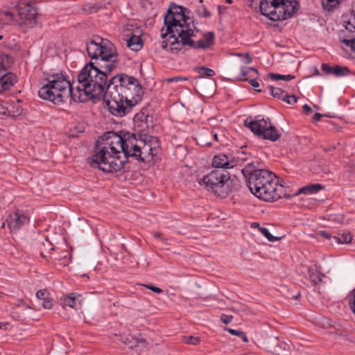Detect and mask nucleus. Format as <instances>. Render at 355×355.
<instances>
[{
	"instance_id": "obj_42",
	"label": "nucleus",
	"mask_w": 355,
	"mask_h": 355,
	"mask_svg": "<svg viewBox=\"0 0 355 355\" xmlns=\"http://www.w3.org/2000/svg\"><path fill=\"white\" fill-rule=\"evenodd\" d=\"M315 234H316V236H318V237L322 236L328 240H330L331 237V235L330 233H328L324 230H319V231L316 232Z\"/></svg>"
},
{
	"instance_id": "obj_19",
	"label": "nucleus",
	"mask_w": 355,
	"mask_h": 355,
	"mask_svg": "<svg viewBox=\"0 0 355 355\" xmlns=\"http://www.w3.org/2000/svg\"><path fill=\"white\" fill-rule=\"evenodd\" d=\"M324 187L320 184H309L298 189L296 195L306 194L311 195L318 193L323 189Z\"/></svg>"
},
{
	"instance_id": "obj_21",
	"label": "nucleus",
	"mask_w": 355,
	"mask_h": 355,
	"mask_svg": "<svg viewBox=\"0 0 355 355\" xmlns=\"http://www.w3.org/2000/svg\"><path fill=\"white\" fill-rule=\"evenodd\" d=\"M38 248L40 250V254L42 258H45L46 256L44 254V251H51L54 250V247L51 241L47 238H43L39 241Z\"/></svg>"
},
{
	"instance_id": "obj_41",
	"label": "nucleus",
	"mask_w": 355,
	"mask_h": 355,
	"mask_svg": "<svg viewBox=\"0 0 355 355\" xmlns=\"http://www.w3.org/2000/svg\"><path fill=\"white\" fill-rule=\"evenodd\" d=\"M252 78L249 79L248 81L250 83L251 86L257 91V92H261V89H257L259 86V83L257 80V77H252Z\"/></svg>"
},
{
	"instance_id": "obj_3",
	"label": "nucleus",
	"mask_w": 355,
	"mask_h": 355,
	"mask_svg": "<svg viewBox=\"0 0 355 355\" xmlns=\"http://www.w3.org/2000/svg\"><path fill=\"white\" fill-rule=\"evenodd\" d=\"M86 50L91 61L80 71V78L87 77L94 90L101 94L107 78L116 68V49L108 40L94 35L87 43Z\"/></svg>"
},
{
	"instance_id": "obj_8",
	"label": "nucleus",
	"mask_w": 355,
	"mask_h": 355,
	"mask_svg": "<svg viewBox=\"0 0 355 355\" xmlns=\"http://www.w3.org/2000/svg\"><path fill=\"white\" fill-rule=\"evenodd\" d=\"M232 181L227 171L214 169L200 179L198 183L216 196L226 198L232 191Z\"/></svg>"
},
{
	"instance_id": "obj_30",
	"label": "nucleus",
	"mask_w": 355,
	"mask_h": 355,
	"mask_svg": "<svg viewBox=\"0 0 355 355\" xmlns=\"http://www.w3.org/2000/svg\"><path fill=\"white\" fill-rule=\"evenodd\" d=\"M224 330L228 331L232 335L236 336L241 338L245 343L248 342V339L246 334L242 331L236 330V329H230V328H227V327H225Z\"/></svg>"
},
{
	"instance_id": "obj_31",
	"label": "nucleus",
	"mask_w": 355,
	"mask_h": 355,
	"mask_svg": "<svg viewBox=\"0 0 355 355\" xmlns=\"http://www.w3.org/2000/svg\"><path fill=\"white\" fill-rule=\"evenodd\" d=\"M182 340L185 344L198 345L200 344L201 338L199 336H182Z\"/></svg>"
},
{
	"instance_id": "obj_60",
	"label": "nucleus",
	"mask_w": 355,
	"mask_h": 355,
	"mask_svg": "<svg viewBox=\"0 0 355 355\" xmlns=\"http://www.w3.org/2000/svg\"><path fill=\"white\" fill-rule=\"evenodd\" d=\"M6 225V223L5 222H3L2 224H1V227H4Z\"/></svg>"
},
{
	"instance_id": "obj_9",
	"label": "nucleus",
	"mask_w": 355,
	"mask_h": 355,
	"mask_svg": "<svg viewBox=\"0 0 355 355\" xmlns=\"http://www.w3.org/2000/svg\"><path fill=\"white\" fill-rule=\"evenodd\" d=\"M245 125L249 128L255 135L262 137L263 139L271 141H277L281 137V133L273 126L270 121L267 119H256L248 121H245Z\"/></svg>"
},
{
	"instance_id": "obj_57",
	"label": "nucleus",
	"mask_w": 355,
	"mask_h": 355,
	"mask_svg": "<svg viewBox=\"0 0 355 355\" xmlns=\"http://www.w3.org/2000/svg\"><path fill=\"white\" fill-rule=\"evenodd\" d=\"M214 138L216 141H218V135L216 133L214 135Z\"/></svg>"
},
{
	"instance_id": "obj_2",
	"label": "nucleus",
	"mask_w": 355,
	"mask_h": 355,
	"mask_svg": "<svg viewBox=\"0 0 355 355\" xmlns=\"http://www.w3.org/2000/svg\"><path fill=\"white\" fill-rule=\"evenodd\" d=\"M185 8L176 5H171L164 15V25L161 29L163 49L171 53H177L183 46L189 45L194 49H205L214 42L213 32L205 33L197 43L191 39L194 35L195 24L193 20L187 16Z\"/></svg>"
},
{
	"instance_id": "obj_62",
	"label": "nucleus",
	"mask_w": 355,
	"mask_h": 355,
	"mask_svg": "<svg viewBox=\"0 0 355 355\" xmlns=\"http://www.w3.org/2000/svg\"><path fill=\"white\" fill-rule=\"evenodd\" d=\"M254 227H257V226H259V223H254Z\"/></svg>"
},
{
	"instance_id": "obj_59",
	"label": "nucleus",
	"mask_w": 355,
	"mask_h": 355,
	"mask_svg": "<svg viewBox=\"0 0 355 355\" xmlns=\"http://www.w3.org/2000/svg\"><path fill=\"white\" fill-rule=\"evenodd\" d=\"M300 295V293H298L296 295H294L293 297L295 299H297Z\"/></svg>"
},
{
	"instance_id": "obj_34",
	"label": "nucleus",
	"mask_w": 355,
	"mask_h": 355,
	"mask_svg": "<svg viewBox=\"0 0 355 355\" xmlns=\"http://www.w3.org/2000/svg\"><path fill=\"white\" fill-rule=\"evenodd\" d=\"M249 159V155L244 152L239 153L236 157V158L233 159V160L236 163V166L239 164H243L246 161Z\"/></svg>"
},
{
	"instance_id": "obj_6",
	"label": "nucleus",
	"mask_w": 355,
	"mask_h": 355,
	"mask_svg": "<svg viewBox=\"0 0 355 355\" xmlns=\"http://www.w3.org/2000/svg\"><path fill=\"white\" fill-rule=\"evenodd\" d=\"M46 80L62 92L65 101L70 97L75 102L83 103L101 95L100 92L94 90V85L87 77L85 79L80 78V72L77 76V81L72 83L62 73L49 75Z\"/></svg>"
},
{
	"instance_id": "obj_28",
	"label": "nucleus",
	"mask_w": 355,
	"mask_h": 355,
	"mask_svg": "<svg viewBox=\"0 0 355 355\" xmlns=\"http://www.w3.org/2000/svg\"><path fill=\"white\" fill-rule=\"evenodd\" d=\"M133 340L134 345L130 347L131 348H135L136 349H146L148 347V343L146 340V339L135 338H133Z\"/></svg>"
},
{
	"instance_id": "obj_61",
	"label": "nucleus",
	"mask_w": 355,
	"mask_h": 355,
	"mask_svg": "<svg viewBox=\"0 0 355 355\" xmlns=\"http://www.w3.org/2000/svg\"><path fill=\"white\" fill-rule=\"evenodd\" d=\"M254 227H257V226H259V223H254Z\"/></svg>"
},
{
	"instance_id": "obj_32",
	"label": "nucleus",
	"mask_w": 355,
	"mask_h": 355,
	"mask_svg": "<svg viewBox=\"0 0 355 355\" xmlns=\"http://www.w3.org/2000/svg\"><path fill=\"white\" fill-rule=\"evenodd\" d=\"M349 73V69L347 67L334 65V76H345Z\"/></svg>"
},
{
	"instance_id": "obj_17",
	"label": "nucleus",
	"mask_w": 355,
	"mask_h": 355,
	"mask_svg": "<svg viewBox=\"0 0 355 355\" xmlns=\"http://www.w3.org/2000/svg\"><path fill=\"white\" fill-rule=\"evenodd\" d=\"M141 35V30L137 28L135 33L132 34L130 38L127 40V46L132 51H137L140 50L143 46V42L140 35Z\"/></svg>"
},
{
	"instance_id": "obj_46",
	"label": "nucleus",
	"mask_w": 355,
	"mask_h": 355,
	"mask_svg": "<svg viewBox=\"0 0 355 355\" xmlns=\"http://www.w3.org/2000/svg\"><path fill=\"white\" fill-rule=\"evenodd\" d=\"M144 286L147 288L148 289L156 293H162V290L158 287H156L155 286L150 285V284H144Z\"/></svg>"
},
{
	"instance_id": "obj_12",
	"label": "nucleus",
	"mask_w": 355,
	"mask_h": 355,
	"mask_svg": "<svg viewBox=\"0 0 355 355\" xmlns=\"http://www.w3.org/2000/svg\"><path fill=\"white\" fill-rule=\"evenodd\" d=\"M38 95L41 98L54 104L65 102L62 92H60L58 88L49 81L39 89Z\"/></svg>"
},
{
	"instance_id": "obj_37",
	"label": "nucleus",
	"mask_w": 355,
	"mask_h": 355,
	"mask_svg": "<svg viewBox=\"0 0 355 355\" xmlns=\"http://www.w3.org/2000/svg\"><path fill=\"white\" fill-rule=\"evenodd\" d=\"M321 5L325 11L331 12L333 10V0H321Z\"/></svg>"
},
{
	"instance_id": "obj_26",
	"label": "nucleus",
	"mask_w": 355,
	"mask_h": 355,
	"mask_svg": "<svg viewBox=\"0 0 355 355\" xmlns=\"http://www.w3.org/2000/svg\"><path fill=\"white\" fill-rule=\"evenodd\" d=\"M63 306H67L71 308H74L76 306V297L74 293H70L68 295L64 296L61 298Z\"/></svg>"
},
{
	"instance_id": "obj_48",
	"label": "nucleus",
	"mask_w": 355,
	"mask_h": 355,
	"mask_svg": "<svg viewBox=\"0 0 355 355\" xmlns=\"http://www.w3.org/2000/svg\"><path fill=\"white\" fill-rule=\"evenodd\" d=\"M322 69L326 73H333V67H330L328 64H322Z\"/></svg>"
},
{
	"instance_id": "obj_47",
	"label": "nucleus",
	"mask_w": 355,
	"mask_h": 355,
	"mask_svg": "<svg viewBox=\"0 0 355 355\" xmlns=\"http://www.w3.org/2000/svg\"><path fill=\"white\" fill-rule=\"evenodd\" d=\"M232 318H233V317L232 315H225V314H223L220 318L222 322L226 324L231 322L232 320Z\"/></svg>"
},
{
	"instance_id": "obj_35",
	"label": "nucleus",
	"mask_w": 355,
	"mask_h": 355,
	"mask_svg": "<svg viewBox=\"0 0 355 355\" xmlns=\"http://www.w3.org/2000/svg\"><path fill=\"white\" fill-rule=\"evenodd\" d=\"M348 304L352 313L355 315V291H352L348 296Z\"/></svg>"
},
{
	"instance_id": "obj_55",
	"label": "nucleus",
	"mask_w": 355,
	"mask_h": 355,
	"mask_svg": "<svg viewBox=\"0 0 355 355\" xmlns=\"http://www.w3.org/2000/svg\"><path fill=\"white\" fill-rule=\"evenodd\" d=\"M8 324H9L8 323L0 322V329H7V326Z\"/></svg>"
},
{
	"instance_id": "obj_33",
	"label": "nucleus",
	"mask_w": 355,
	"mask_h": 355,
	"mask_svg": "<svg viewBox=\"0 0 355 355\" xmlns=\"http://www.w3.org/2000/svg\"><path fill=\"white\" fill-rule=\"evenodd\" d=\"M196 71L201 76L211 77L215 75V71L209 68L200 67L196 69Z\"/></svg>"
},
{
	"instance_id": "obj_16",
	"label": "nucleus",
	"mask_w": 355,
	"mask_h": 355,
	"mask_svg": "<svg viewBox=\"0 0 355 355\" xmlns=\"http://www.w3.org/2000/svg\"><path fill=\"white\" fill-rule=\"evenodd\" d=\"M17 82V77L12 73H6L0 78V93L10 89Z\"/></svg>"
},
{
	"instance_id": "obj_43",
	"label": "nucleus",
	"mask_w": 355,
	"mask_h": 355,
	"mask_svg": "<svg viewBox=\"0 0 355 355\" xmlns=\"http://www.w3.org/2000/svg\"><path fill=\"white\" fill-rule=\"evenodd\" d=\"M46 289H43V290H39L37 293H36V297L39 300H44L46 299L47 297L46 296Z\"/></svg>"
},
{
	"instance_id": "obj_51",
	"label": "nucleus",
	"mask_w": 355,
	"mask_h": 355,
	"mask_svg": "<svg viewBox=\"0 0 355 355\" xmlns=\"http://www.w3.org/2000/svg\"><path fill=\"white\" fill-rule=\"evenodd\" d=\"M322 116V114H320V113H315L313 116L312 117V122L313 123H315L317 121H318L321 117Z\"/></svg>"
},
{
	"instance_id": "obj_1",
	"label": "nucleus",
	"mask_w": 355,
	"mask_h": 355,
	"mask_svg": "<svg viewBox=\"0 0 355 355\" xmlns=\"http://www.w3.org/2000/svg\"><path fill=\"white\" fill-rule=\"evenodd\" d=\"M139 139L133 133L121 135L107 132L101 137L95 146L94 154L87 157V163L94 168L112 173L120 171L128 157L138 153Z\"/></svg>"
},
{
	"instance_id": "obj_40",
	"label": "nucleus",
	"mask_w": 355,
	"mask_h": 355,
	"mask_svg": "<svg viewBox=\"0 0 355 355\" xmlns=\"http://www.w3.org/2000/svg\"><path fill=\"white\" fill-rule=\"evenodd\" d=\"M189 78L187 77H182V76H174L171 78H168L166 79V81L168 83H172V82H179L182 80H188Z\"/></svg>"
},
{
	"instance_id": "obj_38",
	"label": "nucleus",
	"mask_w": 355,
	"mask_h": 355,
	"mask_svg": "<svg viewBox=\"0 0 355 355\" xmlns=\"http://www.w3.org/2000/svg\"><path fill=\"white\" fill-rule=\"evenodd\" d=\"M197 13L199 16L203 17H209L211 16L210 12L204 6H201L198 8Z\"/></svg>"
},
{
	"instance_id": "obj_13",
	"label": "nucleus",
	"mask_w": 355,
	"mask_h": 355,
	"mask_svg": "<svg viewBox=\"0 0 355 355\" xmlns=\"http://www.w3.org/2000/svg\"><path fill=\"white\" fill-rule=\"evenodd\" d=\"M28 220V217L24 211L16 208L9 215L6 223L10 231H17L26 224Z\"/></svg>"
},
{
	"instance_id": "obj_29",
	"label": "nucleus",
	"mask_w": 355,
	"mask_h": 355,
	"mask_svg": "<svg viewBox=\"0 0 355 355\" xmlns=\"http://www.w3.org/2000/svg\"><path fill=\"white\" fill-rule=\"evenodd\" d=\"M268 88L270 91V94L275 98L282 99L284 94H286V92L284 90L279 87L268 86Z\"/></svg>"
},
{
	"instance_id": "obj_52",
	"label": "nucleus",
	"mask_w": 355,
	"mask_h": 355,
	"mask_svg": "<svg viewBox=\"0 0 355 355\" xmlns=\"http://www.w3.org/2000/svg\"><path fill=\"white\" fill-rule=\"evenodd\" d=\"M322 326H323V327H326L327 326L331 327V320L327 318H324L322 320Z\"/></svg>"
},
{
	"instance_id": "obj_63",
	"label": "nucleus",
	"mask_w": 355,
	"mask_h": 355,
	"mask_svg": "<svg viewBox=\"0 0 355 355\" xmlns=\"http://www.w3.org/2000/svg\"><path fill=\"white\" fill-rule=\"evenodd\" d=\"M139 126H141V127H142V129H144V127H143V125H142L139 124Z\"/></svg>"
},
{
	"instance_id": "obj_15",
	"label": "nucleus",
	"mask_w": 355,
	"mask_h": 355,
	"mask_svg": "<svg viewBox=\"0 0 355 355\" xmlns=\"http://www.w3.org/2000/svg\"><path fill=\"white\" fill-rule=\"evenodd\" d=\"M341 42L340 49H343L347 56L355 60V38L353 36H340Z\"/></svg>"
},
{
	"instance_id": "obj_58",
	"label": "nucleus",
	"mask_w": 355,
	"mask_h": 355,
	"mask_svg": "<svg viewBox=\"0 0 355 355\" xmlns=\"http://www.w3.org/2000/svg\"><path fill=\"white\" fill-rule=\"evenodd\" d=\"M153 235H154V236L155 238H159L160 236V234L159 233H155Z\"/></svg>"
},
{
	"instance_id": "obj_56",
	"label": "nucleus",
	"mask_w": 355,
	"mask_h": 355,
	"mask_svg": "<svg viewBox=\"0 0 355 355\" xmlns=\"http://www.w3.org/2000/svg\"><path fill=\"white\" fill-rule=\"evenodd\" d=\"M67 254H68V252H65V253L63 254L62 256H61L60 257H58V258H55V259H60L62 257H63L64 259H66L67 257Z\"/></svg>"
},
{
	"instance_id": "obj_5",
	"label": "nucleus",
	"mask_w": 355,
	"mask_h": 355,
	"mask_svg": "<svg viewBox=\"0 0 355 355\" xmlns=\"http://www.w3.org/2000/svg\"><path fill=\"white\" fill-rule=\"evenodd\" d=\"M248 162L241 171L247 184L255 196L267 202L278 200L284 194V187L275 173L266 169H257L258 162Z\"/></svg>"
},
{
	"instance_id": "obj_45",
	"label": "nucleus",
	"mask_w": 355,
	"mask_h": 355,
	"mask_svg": "<svg viewBox=\"0 0 355 355\" xmlns=\"http://www.w3.org/2000/svg\"><path fill=\"white\" fill-rule=\"evenodd\" d=\"M237 55L243 57V62L245 64H250L252 61V58L250 56L249 53H246L245 54L238 53Z\"/></svg>"
},
{
	"instance_id": "obj_22",
	"label": "nucleus",
	"mask_w": 355,
	"mask_h": 355,
	"mask_svg": "<svg viewBox=\"0 0 355 355\" xmlns=\"http://www.w3.org/2000/svg\"><path fill=\"white\" fill-rule=\"evenodd\" d=\"M241 75L238 79L242 81H248L249 80L247 76L250 77H257L259 75L258 71L254 67H241Z\"/></svg>"
},
{
	"instance_id": "obj_10",
	"label": "nucleus",
	"mask_w": 355,
	"mask_h": 355,
	"mask_svg": "<svg viewBox=\"0 0 355 355\" xmlns=\"http://www.w3.org/2000/svg\"><path fill=\"white\" fill-rule=\"evenodd\" d=\"M17 8L20 19L19 27L22 32L26 33L37 24V9L28 1H20Z\"/></svg>"
},
{
	"instance_id": "obj_24",
	"label": "nucleus",
	"mask_w": 355,
	"mask_h": 355,
	"mask_svg": "<svg viewBox=\"0 0 355 355\" xmlns=\"http://www.w3.org/2000/svg\"><path fill=\"white\" fill-rule=\"evenodd\" d=\"M334 239H336L337 243L339 244H347L351 243L352 236L349 232H343L338 233L337 236H334Z\"/></svg>"
},
{
	"instance_id": "obj_53",
	"label": "nucleus",
	"mask_w": 355,
	"mask_h": 355,
	"mask_svg": "<svg viewBox=\"0 0 355 355\" xmlns=\"http://www.w3.org/2000/svg\"><path fill=\"white\" fill-rule=\"evenodd\" d=\"M302 109L306 114H309L312 112V108L307 104L304 105Z\"/></svg>"
},
{
	"instance_id": "obj_20",
	"label": "nucleus",
	"mask_w": 355,
	"mask_h": 355,
	"mask_svg": "<svg viewBox=\"0 0 355 355\" xmlns=\"http://www.w3.org/2000/svg\"><path fill=\"white\" fill-rule=\"evenodd\" d=\"M13 63V59L8 54H0V73L8 71Z\"/></svg>"
},
{
	"instance_id": "obj_36",
	"label": "nucleus",
	"mask_w": 355,
	"mask_h": 355,
	"mask_svg": "<svg viewBox=\"0 0 355 355\" xmlns=\"http://www.w3.org/2000/svg\"><path fill=\"white\" fill-rule=\"evenodd\" d=\"M260 232L268 239L270 241H276L279 239V238L277 236H272L269 230L266 227H260Z\"/></svg>"
},
{
	"instance_id": "obj_25",
	"label": "nucleus",
	"mask_w": 355,
	"mask_h": 355,
	"mask_svg": "<svg viewBox=\"0 0 355 355\" xmlns=\"http://www.w3.org/2000/svg\"><path fill=\"white\" fill-rule=\"evenodd\" d=\"M15 14L10 10H2L0 12V20L3 24H10L14 20Z\"/></svg>"
},
{
	"instance_id": "obj_14",
	"label": "nucleus",
	"mask_w": 355,
	"mask_h": 355,
	"mask_svg": "<svg viewBox=\"0 0 355 355\" xmlns=\"http://www.w3.org/2000/svg\"><path fill=\"white\" fill-rule=\"evenodd\" d=\"M236 166L233 159H230L227 155L220 153L215 155L212 159V166L215 169H227Z\"/></svg>"
},
{
	"instance_id": "obj_4",
	"label": "nucleus",
	"mask_w": 355,
	"mask_h": 355,
	"mask_svg": "<svg viewBox=\"0 0 355 355\" xmlns=\"http://www.w3.org/2000/svg\"><path fill=\"white\" fill-rule=\"evenodd\" d=\"M103 87V93L92 99L103 98L105 107L116 116H125L132 110L137 98H140L142 89L137 78L125 74H117L109 81L106 79Z\"/></svg>"
},
{
	"instance_id": "obj_11",
	"label": "nucleus",
	"mask_w": 355,
	"mask_h": 355,
	"mask_svg": "<svg viewBox=\"0 0 355 355\" xmlns=\"http://www.w3.org/2000/svg\"><path fill=\"white\" fill-rule=\"evenodd\" d=\"M139 148L138 153H133V157L137 160L145 162L150 160L157 155V148L159 146V139L156 137L143 135L140 136Z\"/></svg>"
},
{
	"instance_id": "obj_49",
	"label": "nucleus",
	"mask_w": 355,
	"mask_h": 355,
	"mask_svg": "<svg viewBox=\"0 0 355 355\" xmlns=\"http://www.w3.org/2000/svg\"><path fill=\"white\" fill-rule=\"evenodd\" d=\"M0 114L5 115L10 114V111L8 110V107L3 103H0Z\"/></svg>"
},
{
	"instance_id": "obj_18",
	"label": "nucleus",
	"mask_w": 355,
	"mask_h": 355,
	"mask_svg": "<svg viewBox=\"0 0 355 355\" xmlns=\"http://www.w3.org/2000/svg\"><path fill=\"white\" fill-rule=\"evenodd\" d=\"M344 29L340 30L339 37L341 35L342 37L348 36L346 35L347 33H352L355 32V15L351 14L347 20L343 21V25Z\"/></svg>"
},
{
	"instance_id": "obj_44",
	"label": "nucleus",
	"mask_w": 355,
	"mask_h": 355,
	"mask_svg": "<svg viewBox=\"0 0 355 355\" xmlns=\"http://www.w3.org/2000/svg\"><path fill=\"white\" fill-rule=\"evenodd\" d=\"M42 306L44 309H51L53 306L52 300L50 298L46 297L43 300Z\"/></svg>"
},
{
	"instance_id": "obj_54",
	"label": "nucleus",
	"mask_w": 355,
	"mask_h": 355,
	"mask_svg": "<svg viewBox=\"0 0 355 355\" xmlns=\"http://www.w3.org/2000/svg\"><path fill=\"white\" fill-rule=\"evenodd\" d=\"M347 0H334V9L340 5L344 4Z\"/></svg>"
},
{
	"instance_id": "obj_50",
	"label": "nucleus",
	"mask_w": 355,
	"mask_h": 355,
	"mask_svg": "<svg viewBox=\"0 0 355 355\" xmlns=\"http://www.w3.org/2000/svg\"><path fill=\"white\" fill-rule=\"evenodd\" d=\"M148 117V116H145L144 114H137L135 116V123H137L138 120H141V122L143 123V118H145V119L147 120Z\"/></svg>"
},
{
	"instance_id": "obj_23",
	"label": "nucleus",
	"mask_w": 355,
	"mask_h": 355,
	"mask_svg": "<svg viewBox=\"0 0 355 355\" xmlns=\"http://www.w3.org/2000/svg\"><path fill=\"white\" fill-rule=\"evenodd\" d=\"M308 273L310 279L315 284H317L319 282H320L322 281V277H324V275L318 271L315 266L310 267L308 270Z\"/></svg>"
},
{
	"instance_id": "obj_64",
	"label": "nucleus",
	"mask_w": 355,
	"mask_h": 355,
	"mask_svg": "<svg viewBox=\"0 0 355 355\" xmlns=\"http://www.w3.org/2000/svg\"><path fill=\"white\" fill-rule=\"evenodd\" d=\"M2 38H3V36L0 35V40H1Z\"/></svg>"
},
{
	"instance_id": "obj_27",
	"label": "nucleus",
	"mask_w": 355,
	"mask_h": 355,
	"mask_svg": "<svg viewBox=\"0 0 355 355\" xmlns=\"http://www.w3.org/2000/svg\"><path fill=\"white\" fill-rule=\"evenodd\" d=\"M268 76L273 80H285L290 81L295 78V76L293 75H281L278 73H269Z\"/></svg>"
},
{
	"instance_id": "obj_39",
	"label": "nucleus",
	"mask_w": 355,
	"mask_h": 355,
	"mask_svg": "<svg viewBox=\"0 0 355 355\" xmlns=\"http://www.w3.org/2000/svg\"><path fill=\"white\" fill-rule=\"evenodd\" d=\"M282 100L288 104L292 105L297 102V98L294 95H288L286 93L282 98Z\"/></svg>"
},
{
	"instance_id": "obj_7",
	"label": "nucleus",
	"mask_w": 355,
	"mask_h": 355,
	"mask_svg": "<svg viewBox=\"0 0 355 355\" xmlns=\"http://www.w3.org/2000/svg\"><path fill=\"white\" fill-rule=\"evenodd\" d=\"M297 0H261V14L272 21L287 19L294 15L298 9Z\"/></svg>"
}]
</instances>
